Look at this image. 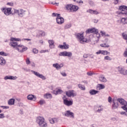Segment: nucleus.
I'll return each mask as SVG.
<instances>
[{"instance_id":"49530a36","label":"nucleus","mask_w":127,"mask_h":127,"mask_svg":"<svg viewBox=\"0 0 127 127\" xmlns=\"http://www.w3.org/2000/svg\"><path fill=\"white\" fill-rule=\"evenodd\" d=\"M102 51H103V50H99L96 53V54H97V55H99L100 54L102 55Z\"/></svg>"},{"instance_id":"ddd939ff","label":"nucleus","mask_w":127,"mask_h":127,"mask_svg":"<svg viewBox=\"0 0 127 127\" xmlns=\"http://www.w3.org/2000/svg\"><path fill=\"white\" fill-rule=\"evenodd\" d=\"M53 67L57 69V70H59V69H61L62 67H63V64H60L58 63L54 64H53Z\"/></svg>"},{"instance_id":"5fc2aeb1","label":"nucleus","mask_w":127,"mask_h":127,"mask_svg":"<svg viewBox=\"0 0 127 127\" xmlns=\"http://www.w3.org/2000/svg\"><path fill=\"white\" fill-rule=\"evenodd\" d=\"M4 118V114H0V119H3Z\"/></svg>"},{"instance_id":"39448f33","label":"nucleus","mask_w":127,"mask_h":127,"mask_svg":"<svg viewBox=\"0 0 127 127\" xmlns=\"http://www.w3.org/2000/svg\"><path fill=\"white\" fill-rule=\"evenodd\" d=\"M86 33L89 34L90 33H95L97 35V37L99 38L101 35L99 33V30L95 29V28H92L88 29L86 31Z\"/></svg>"},{"instance_id":"f03ea898","label":"nucleus","mask_w":127,"mask_h":127,"mask_svg":"<svg viewBox=\"0 0 127 127\" xmlns=\"http://www.w3.org/2000/svg\"><path fill=\"white\" fill-rule=\"evenodd\" d=\"M75 36L79 42H80V43H81L82 44H83V43H87L89 42V40L87 39V38L84 37V32H82L81 33H76L75 34Z\"/></svg>"},{"instance_id":"6ab92c4d","label":"nucleus","mask_w":127,"mask_h":127,"mask_svg":"<svg viewBox=\"0 0 127 127\" xmlns=\"http://www.w3.org/2000/svg\"><path fill=\"white\" fill-rule=\"evenodd\" d=\"M49 43V46L50 48H54L55 47V45H54V41L52 40H50L48 41Z\"/></svg>"},{"instance_id":"4c0bfd02","label":"nucleus","mask_w":127,"mask_h":127,"mask_svg":"<svg viewBox=\"0 0 127 127\" xmlns=\"http://www.w3.org/2000/svg\"><path fill=\"white\" fill-rule=\"evenodd\" d=\"M104 60H108L109 61H111V60H112V59L109 56H106L104 57Z\"/></svg>"},{"instance_id":"7ed1b4c3","label":"nucleus","mask_w":127,"mask_h":127,"mask_svg":"<svg viewBox=\"0 0 127 127\" xmlns=\"http://www.w3.org/2000/svg\"><path fill=\"white\" fill-rule=\"evenodd\" d=\"M36 123L41 127H47V123L45 122V119L43 117H38L36 120Z\"/></svg>"},{"instance_id":"dca6fc26","label":"nucleus","mask_w":127,"mask_h":127,"mask_svg":"<svg viewBox=\"0 0 127 127\" xmlns=\"http://www.w3.org/2000/svg\"><path fill=\"white\" fill-rule=\"evenodd\" d=\"M16 76H12L10 75H7L4 77V80H15L16 79Z\"/></svg>"},{"instance_id":"e433bc0d","label":"nucleus","mask_w":127,"mask_h":127,"mask_svg":"<svg viewBox=\"0 0 127 127\" xmlns=\"http://www.w3.org/2000/svg\"><path fill=\"white\" fill-rule=\"evenodd\" d=\"M60 56L66 57V51L62 52L59 54Z\"/></svg>"},{"instance_id":"2eb2a0df","label":"nucleus","mask_w":127,"mask_h":127,"mask_svg":"<svg viewBox=\"0 0 127 127\" xmlns=\"http://www.w3.org/2000/svg\"><path fill=\"white\" fill-rule=\"evenodd\" d=\"M65 117H71V118H74V113L70 112V111H67L64 114Z\"/></svg>"},{"instance_id":"f257e3e1","label":"nucleus","mask_w":127,"mask_h":127,"mask_svg":"<svg viewBox=\"0 0 127 127\" xmlns=\"http://www.w3.org/2000/svg\"><path fill=\"white\" fill-rule=\"evenodd\" d=\"M64 9L67 12H76L79 9V6L72 4H66L64 6Z\"/></svg>"},{"instance_id":"de8ad7c7","label":"nucleus","mask_w":127,"mask_h":127,"mask_svg":"<svg viewBox=\"0 0 127 127\" xmlns=\"http://www.w3.org/2000/svg\"><path fill=\"white\" fill-rule=\"evenodd\" d=\"M124 57H127V49H126V51L124 52Z\"/></svg>"},{"instance_id":"c9c22d12","label":"nucleus","mask_w":127,"mask_h":127,"mask_svg":"<svg viewBox=\"0 0 127 127\" xmlns=\"http://www.w3.org/2000/svg\"><path fill=\"white\" fill-rule=\"evenodd\" d=\"M65 56H67V57H71V56H72V53L70 52H66Z\"/></svg>"},{"instance_id":"58836bf2","label":"nucleus","mask_w":127,"mask_h":127,"mask_svg":"<svg viewBox=\"0 0 127 127\" xmlns=\"http://www.w3.org/2000/svg\"><path fill=\"white\" fill-rule=\"evenodd\" d=\"M98 109L97 111V112H98V113H100L101 111H103V108L102 106H99L98 107Z\"/></svg>"},{"instance_id":"8fccbe9b","label":"nucleus","mask_w":127,"mask_h":127,"mask_svg":"<svg viewBox=\"0 0 127 127\" xmlns=\"http://www.w3.org/2000/svg\"><path fill=\"white\" fill-rule=\"evenodd\" d=\"M87 75H88V76H92V75H94V73L92 72H87Z\"/></svg>"},{"instance_id":"c03bdc74","label":"nucleus","mask_w":127,"mask_h":127,"mask_svg":"<svg viewBox=\"0 0 127 127\" xmlns=\"http://www.w3.org/2000/svg\"><path fill=\"white\" fill-rule=\"evenodd\" d=\"M87 12H89L91 14H94V10L92 9H89L87 10Z\"/></svg>"},{"instance_id":"412c9836","label":"nucleus","mask_w":127,"mask_h":127,"mask_svg":"<svg viewBox=\"0 0 127 127\" xmlns=\"http://www.w3.org/2000/svg\"><path fill=\"white\" fill-rule=\"evenodd\" d=\"M113 104L112 105L113 109H118L119 108V102L118 101H113Z\"/></svg>"},{"instance_id":"09e8293b","label":"nucleus","mask_w":127,"mask_h":127,"mask_svg":"<svg viewBox=\"0 0 127 127\" xmlns=\"http://www.w3.org/2000/svg\"><path fill=\"white\" fill-rule=\"evenodd\" d=\"M45 101H44V100H41L39 101V104L40 105H43V104H45Z\"/></svg>"},{"instance_id":"f704fd0d","label":"nucleus","mask_w":127,"mask_h":127,"mask_svg":"<svg viewBox=\"0 0 127 127\" xmlns=\"http://www.w3.org/2000/svg\"><path fill=\"white\" fill-rule=\"evenodd\" d=\"M122 35L123 36L124 39H125V40H127V32H125L124 33H123Z\"/></svg>"},{"instance_id":"6e6552de","label":"nucleus","mask_w":127,"mask_h":127,"mask_svg":"<svg viewBox=\"0 0 127 127\" xmlns=\"http://www.w3.org/2000/svg\"><path fill=\"white\" fill-rule=\"evenodd\" d=\"M16 50H17L19 52H24V51H26L28 48L22 45H18L17 48H16Z\"/></svg>"},{"instance_id":"a19ab883","label":"nucleus","mask_w":127,"mask_h":127,"mask_svg":"<svg viewBox=\"0 0 127 127\" xmlns=\"http://www.w3.org/2000/svg\"><path fill=\"white\" fill-rule=\"evenodd\" d=\"M100 33H101L102 36H110V35H109L108 34H106V33L103 31H101Z\"/></svg>"},{"instance_id":"c85d7f7f","label":"nucleus","mask_w":127,"mask_h":127,"mask_svg":"<svg viewBox=\"0 0 127 127\" xmlns=\"http://www.w3.org/2000/svg\"><path fill=\"white\" fill-rule=\"evenodd\" d=\"M97 88H98V90H103V89H105V85H104V84H99Z\"/></svg>"},{"instance_id":"37998d69","label":"nucleus","mask_w":127,"mask_h":127,"mask_svg":"<svg viewBox=\"0 0 127 127\" xmlns=\"http://www.w3.org/2000/svg\"><path fill=\"white\" fill-rule=\"evenodd\" d=\"M26 63L27 65H28L30 64V60H29V59L28 58H27L26 59Z\"/></svg>"},{"instance_id":"9d476101","label":"nucleus","mask_w":127,"mask_h":127,"mask_svg":"<svg viewBox=\"0 0 127 127\" xmlns=\"http://www.w3.org/2000/svg\"><path fill=\"white\" fill-rule=\"evenodd\" d=\"M32 72L33 73V74H34V75H35V76H37V77H38L39 78H41V79H42L43 80H45V79H46L44 75L41 74L39 72L34 71L33 70H32Z\"/></svg>"},{"instance_id":"a18cd8bd","label":"nucleus","mask_w":127,"mask_h":127,"mask_svg":"<svg viewBox=\"0 0 127 127\" xmlns=\"http://www.w3.org/2000/svg\"><path fill=\"white\" fill-rule=\"evenodd\" d=\"M0 55H1L2 56H6V53L4 52H0Z\"/></svg>"},{"instance_id":"4468645a","label":"nucleus","mask_w":127,"mask_h":127,"mask_svg":"<svg viewBox=\"0 0 127 127\" xmlns=\"http://www.w3.org/2000/svg\"><path fill=\"white\" fill-rule=\"evenodd\" d=\"M64 45H60L59 47L61 49H68L69 48V45L66 44L65 42L63 43Z\"/></svg>"},{"instance_id":"603ef678","label":"nucleus","mask_w":127,"mask_h":127,"mask_svg":"<svg viewBox=\"0 0 127 127\" xmlns=\"http://www.w3.org/2000/svg\"><path fill=\"white\" fill-rule=\"evenodd\" d=\"M83 57H84V58H88V57H89V54H85L83 55Z\"/></svg>"},{"instance_id":"79ce46f5","label":"nucleus","mask_w":127,"mask_h":127,"mask_svg":"<svg viewBox=\"0 0 127 127\" xmlns=\"http://www.w3.org/2000/svg\"><path fill=\"white\" fill-rule=\"evenodd\" d=\"M33 52L34 54H37V53H38V50L36 49H33Z\"/></svg>"},{"instance_id":"5701e85b","label":"nucleus","mask_w":127,"mask_h":127,"mask_svg":"<svg viewBox=\"0 0 127 127\" xmlns=\"http://www.w3.org/2000/svg\"><path fill=\"white\" fill-rule=\"evenodd\" d=\"M99 80L101 82H103L104 83H106V82H107V79L105 76H104V75H101L99 77Z\"/></svg>"},{"instance_id":"7c9ffc66","label":"nucleus","mask_w":127,"mask_h":127,"mask_svg":"<svg viewBox=\"0 0 127 127\" xmlns=\"http://www.w3.org/2000/svg\"><path fill=\"white\" fill-rule=\"evenodd\" d=\"M100 46L101 47H104V48H109V47H110L109 44L106 43L100 44Z\"/></svg>"},{"instance_id":"774afa93","label":"nucleus","mask_w":127,"mask_h":127,"mask_svg":"<svg viewBox=\"0 0 127 127\" xmlns=\"http://www.w3.org/2000/svg\"><path fill=\"white\" fill-rule=\"evenodd\" d=\"M126 63H127V60H126Z\"/></svg>"},{"instance_id":"338daca9","label":"nucleus","mask_w":127,"mask_h":127,"mask_svg":"<svg viewBox=\"0 0 127 127\" xmlns=\"http://www.w3.org/2000/svg\"><path fill=\"white\" fill-rule=\"evenodd\" d=\"M102 1H109V0H102Z\"/></svg>"},{"instance_id":"9b49d317","label":"nucleus","mask_w":127,"mask_h":127,"mask_svg":"<svg viewBox=\"0 0 127 127\" xmlns=\"http://www.w3.org/2000/svg\"><path fill=\"white\" fill-rule=\"evenodd\" d=\"M56 20L58 24H62L64 23V18H63L62 17H60V16H57Z\"/></svg>"},{"instance_id":"0eeeda50","label":"nucleus","mask_w":127,"mask_h":127,"mask_svg":"<svg viewBox=\"0 0 127 127\" xmlns=\"http://www.w3.org/2000/svg\"><path fill=\"white\" fill-rule=\"evenodd\" d=\"M14 14H18V16L20 17H22L24 14H25V10L20 9L19 10L14 9Z\"/></svg>"},{"instance_id":"4d7b16f0","label":"nucleus","mask_w":127,"mask_h":127,"mask_svg":"<svg viewBox=\"0 0 127 127\" xmlns=\"http://www.w3.org/2000/svg\"><path fill=\"white\" fill-rule=\"evenodd\" d=\"M120 0H114V4H118Z\"/></svg>"},{"instance_id":"20e7f679","label":"nucleus","mask_w":127,"mask_h":127,"mask_svg":"<svg viewBox=\"0 0 127 127\" xmlns=\"http://www.w3.org/2000/svg\"><path fill=\"white\" fill-rule=\"evenodd\" d=\"M12 9L11 7H2L1 8L2 12H3L4 14L7 16L10 15V14H13L11 11Z\"/></svg>"},{"instance_id":"bf43d9fd","label":"nucleus","mask_w":127,"mask_h":127,"mask_svg":"<svg viewBox=\"0 0 127 127\" xmlns=\"http://www.w3.org/2000/svg\"><path fill=\"white\" fill-rule=\"evenodd\" d=\"M1 108H3V109H9V107L8 106H1Z\"/></svg>"},{"instance_id":"6e6d98bb","label":"nucleus","mask_w":127,"mask_h":127,"mask_svg":"<svg viewBox=\"0 0 127 127\" xmlns=\"http://www.w3.org/2000/svg\"><path fill=\"white\" fill-rule=\"evenodd\" d=\"M57 15L58 16V15H60V14H57V13H53L52 14V16H57Z\"/></svg>"},{"instance_id":"ea45409f","label":"nucleus","mask_w":127,"mask_h":127,"mask_svg":"<svg viewBox=\"0 0 127 127\" xmlns=\"http://www.w3.org/2000/svg\"><path fill=\"white\" fill-rule=\"evenodd\" d=\"M7 5H9V6H13L14 3L13 2H9L7 3Z\"/></svg>"},{"instance_id":"423d86ee","label":"nucleus","mask_w":127,"mask_h":127,"mask_svg":"<svg viewBox=\"0 0 127 127\" xmlns=\"http://www.w3.org/2000/svg\"><path fill=\"white\" fill-rule=\"evenodd\" d=\"M63 100L64 105L67 106V107H70V106H72V105H73V101L68 100V98H67L65 95L64 96Z\"/></svg>"},{"instance_id":"2f4dec72","label":"nucleus","mask_w":127,"mask_h":127,"mask_svg":"<svg viewBox=\"0 0 127 127\" xmlns=\"http://www.w3.org/2000/svg\"><path fill=\"white\" fill-rule=\"evenodd\" d=\"M39 36H45V32L42 31H39L38 32Z\"/></svg>"},{"instance_id":"f8f14e48","label":"nucleus","mask_w":127,"mask_h":127,"mask_svg":"<svg viewBox=\"0 0 127 127\" xmlns=\"http://www.w3.org/2000/svg\"><path fill=\"white\" fill-rule=\"evenodd\" d=\"M119 72L123 75H127V70H125L124 67H119Z\"/></svg>"},{"instance_id":"680f3d73","label":"nucleus","mask_w":127,"mask_h":127,"mask_svg":"<svg viewBox=\"0 0 127 127\" xmlns=\"http://www.w3.org/2000/svg\"><path fill=\"white\" fill-rule=\"evenodd\" d=\"M77 3H79V4H83V2L82 0H80L79 1H77Z\"/></svg>"},{"instance_id":"a211bd4d","label":"nucleus","mask_w":127,"mask_h":127,"mask_svg":"<svg viewBox=\"0 0 127 127\" xmlns=\"http://www.w3.org/2000/svg\"><path fill=\"white\" fill-rule=\"evenodd\" d=\"M28 100H30V101H36V97H35L33 95H29L27 96Z\"/></svg>"},{"instance_id":"393cba45","label":"nucleus","mask_w":127,"mask_h":127,"mask_svg":"<svg viewBox=\"0 0 127 127\" xmlns=\"http://www.w3.org/2000/svg\"><path fill=\"white\" fill-rule=\"evenodd\" d=\"M121 22L122 24H127V17L122 18L121 20Z\"/></svg>"},{"instance_id":"3c124183","label":"nucleus","mask_w":127,"mask_h":127,"mask_svg":"<svg viewBox=\"0 0 127 127\" xmlns=\"http://www.w3.org/2000/svg\"><path fill=\"white\" fill-rule=\"evenodd\" d=\"M108 101L109 103H112V97H111V96L108 97Z\"/></svg>"},{"instance_id":"052dcab7","label":"nucleus","mask_w":127,"mask_h":127,"mask_svg":"<svg viewBox=\"0 0 127 127\" xmlns=\"http://www.w3.org/2000/svg\"><path fill=\"white\" fill-rule=\"evenodd\" d=\"M121 115H125V116H127V113H126L125 112H121Z\"/></svg>"},{"instance_id":"473e14b6","label":"nucleus","mask_w":127,"mask_h":127,"mask_svg":"<svg viewBox=\"0 0 127 127\" xmlns=\"http://www.w3.org/2000/svg\"><path fill=\"white\" fill-rule=\"evenodd\" d=\"M10 41H21V39L19 38H11Z\"/></svg>"},{"instance_id":"cd10ccee","label":"nucleus","mask_w":127,"mask_h":127,"mask_svg":"<svg viewBox=\"0 0 127 127\" xmlns=\"http://www.w3.org/2000/svg\"><path fill=\"white\" fill-rule=\"evenodd\" d=\"M44 97L46 98V99H51L52 98V95H51V94L47 93L44 95Z\"/></svg>"},{"instance_id":"69168bd1","label":"nucleus","mask_w":127,"mask_h":127,"mask_svg":"<svg viewBox=\"0 0 127 127\" xmlns=\"http://www.w3.org/2000/svg\"><path fill=\"white\" fill-rule=\"evenodd\" d=\"M91 127H97V125H93L91 126Z\"/></svg>"},{"instance_id":"bb28decb","label":"nucleus","mask_w":127,"mask_h":127,"mask_svg":"<svg viewBox=\"0 0 127 127\" xmlns=\"http://www.w3.org/2000/svg\"><path fill=\"white\" fill-rule=\"evenodd\" d=\"M50 124L53 125V124H55V123H57V118H53L50 120Z\"/></svg>"},{"instance_id":"a878e982","label":"nucleus","mask_w":127,"mask_h":127,"mask_svg":"<svg viewBox=\"0 0 127 127\" xmlns=\"http://www.w3.org/2000/svg\"><path fill=\"white\" fill-rule=\"evenodd\" d=\"M99 91L95 90H91L89 92L90 95H96V94H98L99 93Z\"/></svg>"},{"instance_id":"13d9d810","label":"nucleus","mask_w":127,"mask_h":127,"mask_svg":"<svg viewBox=\"0 0 127 127\" xmlns=\"http://www.w3.org/2000/svg\"><path fill=\"white\" fill-rule=\"evenodd\" d=\"M93 14H99V12H98V11H97L96 10H94Z\"/></svg>"},{"instance_id":"864d4df0","label":"nucleus","mask_w":127,"mask_h":127,"mask_svg":"<svg viewBox=\"0 0 127 127\" xmlns=\"http://www.w3.org/2000/svg\"><path fill=\"white\" fill-rule=\"evenodd\" d=\"M61 74L64 77H66V76H67V74L65 72H61Z\"/></svg>"},{"instance_id":"c756f323","label":"nucleus","mask_w":127,"mask_h":127,"mask_svg":"<svg viewBox=\"0 0 127 127\" xmlns=\"http://www.w3.org/2000/svg\"><path fill=\"white\" fill-rule=\"evenodd\" d=\"M78 88L80 89V90H82V91H85L86 90V88L85 87V86L82 85V84H78Z\"/></svg>"},{"instance_id":"1a4fd4ad","label":"nucleus","mask_w":127,"mask_h":127,"mask_svg":"<svg viewBox=\"0 0 127 127\" xmlns=\"http://www.w3.org/2000/svg\"><path fill=\"white\" fill-rule=\"evenodd\" d=\"M65 94L68 98H71V97H74L76 96V94L74 93V90H68V91H66Z\"/></svg>"},{"instance_id":"4be33fe9","label":"nucleus","mask_w":127,"mask_h":127,"mask_svg":"<svg viewBox=\"0 0 127 127\" xmlns=\"http://www.w3.org/2000/svg\"><path fill=\"white\" fill-rule=\"evenodd\" d=\"M14 102H15L14 99H10L8 101V104L9 106H13V105H14Z\"/></svg>"},{"instance_id":"aec40b11","label":"nucleus","mask_w":127,"mask_h":127,"mask_svg":"<svg viewBox=\"0 0 127 127\" xmlns=\"http://www.w3.org/2000/svg\"><path fill=\"white\" fill-rule=\"evenodd\" d=\"M5 63H6V62L5 61V60L2 57L0 56V65H5Z\"/></svg>"},{"instance_id":"f3484780","label":"nucleus","mask_w":127,"mask_h":127,"mask_svg":"<svg viewBox=\"0 0 127 127\" xmlns=\"http://www.w3.org/2000/svg\"><path fill=\"white\" fill-rule=\"evenodd\" d=\"M9 45L11 46V47H13V48H17L18 45H17V43L15 42H11L9 44Z\"/></svg>"},{"instance_id":"b1692460","label":"nucleus","mask_w":127,"mask_h":127,"mask_svg":"<svg viewBox=\"0 0 127 127\" xmlns=\"http://www.w3.org/2000/svg\"><path fill=\"white\" fill-rule=\"evenodd\" d=\"M53 93H54V94H55V95H59V94H62V93H63V90L59 89L57 91H54Z\"/></svg>"},{"instance_id":"72a5a7b5","label":"nucleus","mask_w":127,"mask_h":127,"mask_svg":"<svg viewBox=\"0 0 127 127\" xmlns=\"http://www.w3.org/2000/svg\"><path fill=\"white\" fill-rule=\"evenodd\" d=\"M111 54V53H110V52H108L107 51H104L102 50V55H109Z\"/></svg>"},{"instance_id":"e2e57ef3","label":"nucleus","mask_w":127,"mask_h":127,"mask_svg":"<svg viewBox=\"0 0 127 127\" xmlns=\"http://www.w3.org/2000/svg\"><path fill=\"white\" fill-rule=\"evenodd\" d=\"M24 40H27V41H31V39H24Z\"/></svg>"},{"instance_id":"0e129e2a","label":"nucleus","mask_w":127,"mask_h":127,"mask_svg":"<svg viewBox=\"0 0 127 127\" xmlns=\"http://www.w3.org/2000/svg\"><path fill=\"white\" fill-rule=\"evenodd\" d=\"M32 67H35V64H34V63H32Z\"/></svg>"}]
</instances>
